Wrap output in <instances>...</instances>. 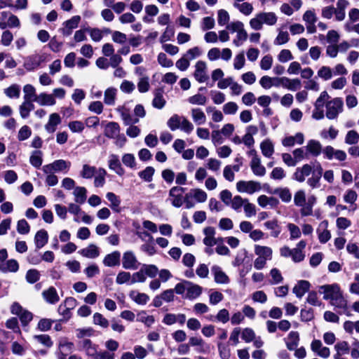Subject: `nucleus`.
Wrapping results in <instances>:
<instances>
[{"label":"nucleus","mask_w":359,"mask_h":359,"mask_svg":"<svg viewBox=\"0 0 359 359\" xmlns=\"http://www.w3.org/2000/svg\"><path fill=\"white\" fill-rule=\"evenodd\" d=\"M277 20L278 17L273 12H259L250 19L249 24L252 29L258 31L262 29L264 24L273 26Z\"/></svg>","instance_id":"nucleus-1"},{"label":"nucleus","mask_w":359,"mask_h":359,"mask_svg":"<svg viewBox=\"0 0 359 359\" xmlns=\"http://www.w3.org/2000/svg\"><path fill=\"white\" fill-rule=\"evenodd\" d=\"M255 254L257 257L254 261V267L257 270H261L266 266L267 261L271 260L273 250L268 246L255 245Z\"/></svg>","instance_id":"nucleus-2"},{"label":"nucleus","mask_w":359,"mask_h":359,"mask_svg":"<svg viewBox=\"0 0 359 359\" xmlns=\"http://www.w3.org/2000/svg\"><path fill=\"white\" fill-rule=\"evenodd\" d=\"M343 106V100L339 97H336L327 102L325 104L326 117L328 119L337 118L338 115L342 111Z\"/></svg>","instance_id":"nucleus-3"},{"label":"nucleus","mask_w":359,"mask_h":359,"mask_svg":"<svg viewBox=\"0 0 359 359\" xmlns=\"http://www.w3.org/2000/svg\"><path fill=\"white\" fill-rule=\"evenodd\" d=\"M319 292L323 294V299L330 303L343 293L337 283L321 285L319 287Z\"/></svg>","instance_id":"nucleus-4"},{"label":"nucleus","mask_w":359,"mask_h":359,"mask_svg":"<svg viewBox=\"0 0 359 359\" xmlns=\"http://www.w3.org/2000/svg\"><path fill=\"white\" fill-rule=\"evenodd\" d=\"M330 304L334 307L336 312L342 315L344 314L348 317L352 316L351 310L348 304L347 299L344 297V294L341 293L339 296L337 297Z\"/></svg>","instance_id":"nucleus-5"},{"label":"nucleus","mask_w":359,"mask_h":359,"mask_svg":"<svg viewBox=\"0 0 359 359\" xmlns=\"http://www.w3.org/2000/svg\"><path fill=\"white\" fill-rule=\"evenodd\" d=\"M20 22L18 18L9 11H3L0 15V28L5 29L7 27H20Z\"/></svg>","instance_id":"nucleus-6"},{"label":"nucleus","mask_w":359,"mask_h":359,"mask_svg":"<svg viewBox=\"0 0 359 359\" xmlns=\"http://www.w3.org/2000/svg\"><path fill=\"white\" fill-rule=\"evenodd\" d=\"M71 166V163L62 159L56 160L52 163L43 166L42 170L44 173H54L58 172H67Z\"/></svg>","instance_id":"nucleus-7"},{"label":"nucleus","mask_w":359,"mask_h":359,"mask_svg":"<svg viewBox=\"0 0 359 359\" xmlns=\"http://www.w3.org/2000/svg\"><path fill=\"white\" fill-rule=\"evenodd\" d=\"M121 261L123 268L126 270H136L140 265L135 252L132 250L124 252Z\"/></svg>","instance_id":"nucleus-8"},{"label":"nucleus","mask_w":359,"mask_h":359,"mask_svg":"<svg viewBox=\"0 0 359 359\" xmlns=\"http://www.w3.org/2000/svg\"><path fill=\"white\" fill-rule=\"evenodd\" d=\"M81 21L79 15H74L70 19L62 23V27L59 29V32L65 36H70L73 30L79 27Z\"/></svg>","instance_id":"nucleus-9"},{"label":"nucleus","mask_w":359,"mask_h":359,"mask_svg":"<svg viewBox=\"0 0 359 359\" xmlns=\"http://www.w3.org/2000/svg\"><path fill=\"white\" fill-rule=\"evenodd\" d=\"M259 182L255 181H239L236 183V189L241 193L252 194L260 189Z\"/></svg>","instance_id":"nucleus-10"},{"label":"nucleus","mask_w":359,"mask_h":359,"mask_svg":"<svg viewBox=\"0 0 359 359\" xmlns=\"http://www.w3.org/2000/svg\"><path fill=\"white\" fill-rule=\"evenodd\" d=\"M184 188L180 187H173L169 191V200L171 204L176 208H180L184 203L182 194Z\"/></svg>","instance_id":"nucleus-11"},{"label":"nucleus","mask_w":359,"mask_h":359,"mask_svg":"<svg viewBox=\"0 0 359 359\" xmlns=\"http://www.w3.org/2000/svg\"><path fill=\"white\" fill-rule=\"evenodd\" d=\"M357 198L358 194L353 189H348L345 191L343 200L344 203L349 205L348 212L353 213L358 209V205L355 203Z\"/></svg>","instance_id":"nucleus-12"},{"label":"nucleus","mask_w":359,"mask_h":359,"mask_svg":"<svg viewBox=\"0 0 359 359\" xmlns=\"http://www.w3.org/2000/svg\"><path fill=\"white\" fill-rule=\"evenodd\" d=\"M194 78L199 83H204L208 79L207 65L204 61H198L195 65Z\"/></svg>","instance_id":"nucleus-13"},{"label":"nucleus","mask_w":359,"mask_h":359,"mask_svg":"<svg viewBox=\"0 0 359 359\" xmlns=\"http://www.w3.org/2000/svg\"><path fill=\"white\" fill-rule=\"evenodd\" d=\"M313 170L311 165L304 164L302 167L296 169L293 174V179L299 182H303L306 177L312 174Z\"/></svg>","instance_id":"nucleus-14"},{"label":"nucleus","mask_w":359,"mask_h":359,"mask_svg":"<svg viewBox=\"0 0 359 359\" xmlns=\"http://www.w3.org/2000/svg\"><path fill=\"white\" fill-rule=\"evenodd\" d=\"M108 165L109 169L114 170L119 176L125 173V170L121 165L119 158L116 154H111L109 156Z\"/></svg>","instance_id":"nucleus-15"},{"label":"nucleus","mask_w":359,"mask_h":359,"mask_svg":"<svg viewBox=\"0 0 359 359\" xmlns=\"http://www.w3.org/2000/svg\"><path fill=\"white\" fill-rule=\"evenodd\" d=\"M45 61V57L43 55H34L29 57L25 62V67L29 71H32L38 68L42 62Z\"/></svg>","instance_id":"nucleus-16"},{"label":"nucleus","mask_w":359,"mask_h":359,"mask_svg":"<svg viewBox=\"0 0 359 359\" xmlns=\"http://www.w3.org/2000/svg\"><path fill=\"white\" fill-rule=\"evenodd\" d=\"M79 349L84 351L86 354L93 358H95L97 350V346L94 344L90 339H84L79 343Z\"/></svg>","instance_id":"nucleus-17"},{"label":"nucleus","mask_w":359,"mask_h":359,"mask_svg":"<svg viewBox=\"0 0 359 359\" xmlns=\"http://www.w3.org/2000/svg\"><path fill=\"white\" fill-rule=\"evenodd\" d=\"M203 232L205 235V237L203 239V243L205 246L215 245L216 244H218V240H216L215 238L216 231L214 227H205L203 229Z\"/></svg>","instance_id":"nucleus-18"},{"label":"nucleus","mask_w":359,"mask_h":359,"mask_svg":"<svg viewBox=\"0 0 359 359\" xmlns=\"http://www.w3.org/2000/svg\"><path fill=\"white\" fill-rule=\"evenodd\" d=\"M121 253L119 251H114L107 254L103 259L102 263L105 266L114 267L120 265Z\"/></svg>","instance_id":"nucleus-19"},{"label":"nucleus","mask_w":359,"mask_h":359,"mask_svg":"<svg viewBox=\"0 0 359 359\" xmlns=\"http://www.w3.org/2000/svg\"><path fill=\"white\" fill-rule=\"evenodd\" d=\"M323 174V168L318 164L313 171L311 177L307 180V184L312 189H317L320 187V180Z\"/></svg>","instance_id":"nucleus-20"},{"label":"nucleus","mask_w":359,"mask_h":359,"mask_svg":"<svg viewBox=\"0 0 359 359\" xmlns=\"http://www.w3.org/2000/svg\"><path fill=\"white\" fill-rule=\"evenodd\" d=\"M328 222L324 220L319 224L317 229L319 241L321 243H327L331 238L330 232L327 230Z\"/></svg>","instance_id":"nucleus-21"},{"label":"nucleus","mask_w":359,"mask_h":359,"mask_svg":"<svg viewBox=\"0 0 359 359\" xmlns=\"http://www.w3.org/2000/svg\"><path fill=\"white\" fill-rule=\"evenodd\" d=\"M42 296L45 301L50 304H55L60 300L56 289L51 286L42 292Z\"/></svg>","instance_id":"nucleus-22"},{"label":"nucleus","mask_w":359,"mask_h":359,"mask_svg":"<svg viewBox=\"0 0 359 359\" xmlns=\"http://www.w3.org/2000/svg\"><path fill=\"white\" fill-rule=\"evenodd\" d=\"M308 155L314 157L318 156L322 152V145L320 142L311 140L308 142L307 145L305 147Z\"/></svg>","instance_id":"nucleus-23"},{"label":"nucleus","mask_w":359,"mask_h":359,"mask_svg":"<svg viewBox=\"0 0 359 359\" xmlns=\"http://www.w3.org/2000/svg\"><path fill=\"white\" fill-rule=\"evenodd\" d=\"M34 102L41 106H53L56 104V100L53 95L46 93H41L34 98Z\"/></svg>","instance_id":"nucleus-24"},{"label":"nucleus","mask_w":359,"mask_h":359,"mask_svg":"<svg viewBox=\"0 0 359 359\" xmlns=\"http://www.w3.org/2000/svg\"><path fill=\"white\" fill-rule=\"evenodd\" d=\"M60 123L61 118L60 115L57 113H53L49 116L48 121L45 125V129L48 133H53Z\"/></svg>","instance_id":"nucleus-25"},{"label":"nucleus","mask_w":359,"mask_h":359,"mask_svg":"<svg viewBox=\"0 0 359 359\" xmlns=\"http://www.w3.org/2000/svg\"><path fill=\"white\" fill-rule=\"evenodd\" d=\"M311 284L309 281L302 280L298 281L296 285L293 287L292 292L295 294L297 298L301 299L304 294L309 291Z\"/></svg>","instance_id":"nucleus-26"},{"label":"nucleus","mask_w":359,"mask_h":359,"mask_svg":"<svg viewBox=\"0 0 359 359\" xmlns=\"http://www.w3.org/2000/svg\"><path fill=\"white\" fill-rule=\"evenodd\" d=\"M304 141V134L302 133H297L294 136L285 137L282 140V144L285 147H292L295 144H302Z\"/></svg>","instance_id":"nucleus-27"},{"label":"nucleus","mask_w":359,"mask_h":359,"mask_svg":"<svg viewBox=\"0 0 359 359\" xmlns=\"http://www.w3.org/2000/svg\"><path fill=\"white\" fill-rule=\"evenodd\" d=\"M250 168L254 175L262 177L266 174V168L261 163L259 157H253L250 162Z\"/></svg>","instance_id":"nucleus-28"},{"label":"nucleus","mask_w":359,"mask_h":359,"mask_svg":"<svg viewBox=\"0 0 359 359\" xmlns=\"http://www.w3.org/2000/svg\"><path fill=\"white\" fill-rule=\"evenodd\" d=\"M317 201V198L316 196L311 195L308 197L306 201L305 207L301 208L300 214L302 217H306L312 215L313 214V208L316 205Z\"/></svg>","instance_id":"nucleus-29"},{"label":"nucleus","mask_w":359,"mask_h":359,"mask_svg":"<svg viewBox=\"0 0 359 359\" xmlns=\"http://www.w3.org/2000/svg\"><path fill=\"white\" fill-rule=\"evenodd\" d=\"M349 3L347 0H338L335 8V18L337 21H342L346 16L345 10Z\"/></svg>","instance_id":"nucleus-30"},{"label":"nucleus","mask_w":359,"mask_h":359,"mask_svg":"<svg viewBox=\"0 0 359 359\" xmlns=\"http://www.w3.org/2000/svg\"><path fill=\"white\" fill-rule=\"evenodd\" d=\"M277 81H283V86L292 91L301 88V81L299 79H290L287 77H281Z\"/></svg>","instance_id":"nucleus-31"},{"label":"nucleus","mask_w":359,"mask_h":359,"mask_svg":"<svg viewBox=\"0 0 359 359\" xmlns=\"http://www.w3.org/2000/svg\"><path fill=\"white\" fill-rule=\"evenodd\" d=\"M233 6L240 13L245 16H249L252 13L254 8L251 3L247 1H234Z\"/></svg>","instance_id":"nucleus-32"},{"label":"nucleus","mask_w":359,"mask_h":359,"mask_svg":"<svg viewBox=\"0 0 359 359\" xmlns=\"http://www.w3.org/2000/svg\"><path fill=\"white\" fill-rule=\"evenodd\" d=\"M212 271L214 274L215 281L219 284H227L229 282V278L226 274L218 266H214L212 268Z\"/></svg>","instance_id":"nucleus-33"},{"label":"nucleus","mask_w":359,"mask_h":359,"mask_svg":"<svg viewBox=\"0 0 359 359\" xmlns=\"http://www.w3.org/2000/svg\"><path fill=\"white\" fill-rule=\"evenodd\" d=\"M48 235L46 230L41 229L38 231L34 237L36 248L39 250L43 248L48 243Z\"/></svg>","instance_id":"nucleus-34"},{"label":"nucleus","mask_w":359,"mask_h":359,"mask_svg":"<svg viewBox=\"0 0 359 359\" xmlns=\"http://www.w3.org/2000/svg\"><path fill=\"white\" fill-rule=\"evenodd\" d=\"M79 253L85 257L95 259L100 255L99 248L94 244H90L86 248L79 251Z\"/></svg>","instance_id":"nucleus-35"},{"label":"nucleus","mask_w":359,"mask_h":359,"mask_svg":"<svg viewBox=\"0 0 359 359\" xmlns=\"http://www.w3.org/2000/svg\"><path fill=\"white\" fill-rule=\"evenodd\" d=\"M120 133V126L116 122H109L104 128V135L106 137L114 139Z\"/></svg>","instance_id":"nucleus-36"},{"label":"nucleus","mask_w":359,"mask_h":359,"mask_svg":"<svg viewBox=\"0 0 359 359\" xmlns=\"http://www.w3.org/2000/svg\"><path fill=\"white\" fill-rule=\"evenodd\" d=\"M203 288L198 285L190 282L186 294V297L189 299H195L198 298L202 293Z\"/></svg>","instance_id":"nucleus-37"},{"label":"nucleus","mask_w":359,"mask_h":359,"mask_svg":"<svg viewBox=\"0 0 359 359\" xmlns=\"http://www.w3.org/2000/svg\"><path fill=\"white\" fill-rule=\"evenodd\" d=\"M258 204L262 207L266 208L267 205H269L271 208L276 207L278 204V200L272 196H267L266 195H262L257 198Z\"/></svg>","instance_id":"nucleus-38"},{"label":"nucleus","mask_w":359,"mask_h":359,"mask_svg":"<svg viewBox=\"0 0 359 359\" xmlns=\"http://www.w3.org/2000/svg\"><path fill=\"white\" fill-rule=\"evenodd\" d=\"M260 149L262 154L267 158H270L274 153L273 144L269 139L261 142Z\"/></svg>","instance_id":"nucleus-39"},{"label":"nucleus","mask_w":359,"mask_h":359,"mask_svg":"<svg viewBox=\"0 0 359 359\" xmlns=\"http://www.w3.org/2000/svg\"><path fill=\"white\" fill-rule=\"evenodd\" d=\"M86 189L83 187H76L74 188L73 195L74 196V201L79 204H83L85 203L86 196Z\"/></svg>","instance_id":"nucleus-40"},{"label":"nucleus","mask_w":359,"mask_h":359,"mask_svg":"<svg viewBox=\"0 0 359 359\" xmlns=\"http://www.w3.org/2000/svg\"><path fill=\"white\" fill-rule=\"evenodd\" d=\"M34 109V105L32 101L24 100L19 107L20 116L22 118H27L31 111Z\"/></svg>","instance_id":"nucleus-41"},{"label":"nucleus","mask_w":359,"mask_h":359,"mask_svg":"<svg viewBox=\"0 0 359 359\" xmlns=\"http://www.w3.org/2000/svg\"><path fill=\"white\" fill-rule=\"evenodd\" d=\"M191 118L197 125H203L206 121L205 113L199 108H194L191 109Z\"/></svg>","instance_id":"nucleus-42"},{"label":"nucleus","mask_w":359,"mask_h":359,"mask_svg":"<svg viewBox=\"0 0 359 359\" xmlns=\"http://www.w3.org/2000/svg\"><path fill=\"white\" fill-rule=\"evenodd\" d=\"M117 90L115 88H108L104 94V102L107 105H114Z\"/></svg>","instance_id":"nucleus-43"},{"label":"nucleus","mask_w":359,"mask_h":359,"mask_svg":"<svg viewBox=\"0 0 359 359\" xmlns=\"http://www.w3.org/2000/svg\"><path fill=\"white\" fill-rule=\"evenodd\" d=\"M264 226L267 229L271 230V236L273 238H277L281 232V228L276 219L266 222Z\"/></svg>","instance_id":"nucleus-44"},{"label":"nucleus","mask_w":359,"mask_h":359,"mask_svg":"<svg viewBox=\"0 0 359 359\" xmlns=\"http://www.w3.org/2000/svg\"><path fill=\"white\" fill-rule=\"evenodd\" d=\"M121 116L126 126L135 124L139 122V118L133 117L130 111L127 109H122L120 110Z\"/></svg>","instance_id":"nucleus-45"},{"label":"nucleus","mask_w":359,"mask_h":359,"mask_svg":"<svg viewBox=\"0 0 359 359\" xmlns=\"http://www.w3.org/2000/svg\"><path fill=\"white\" fill-rule=\"evenodd\" d=\"M19 269V264L18 262L15 259H8L6 262L0 266V270L2 272L6 273V272H17Z\"/></svg>","instance_id":"nucleus-46"},{"label":"nucleus","mask_w":359,"mask_h":359,"mask_svg":"<svg viewBox=\"0 0 359 359\" xmlns=\"http://www.w3.org/2000/svg\"><path fill=\"white\" fill-rule=\"evenodd\" d=\"M130 297L137 304L144 305L149 300V296L145 293H140L133 290L129 294Z\"/></svg>","instance_id":"nucleus-47"},{"label":"nucleus","mask_w":359,"mask_h":359,"mask_svg":"<svg viewBox=\"0 0 359 359\" xmlns=\"http://www.w3.org/2000/svg\"><path fill=\"white\" fill-rule=\"evenodd\" d=\"M299 337L297 332H290L287 337V341H286L287 348L290 350H294L299 344Z\"/></svg>","instance_id":"nucleus-48"},{"label":"nucleus","mask_w":359,"mask_h":359,"mask_svg":"<svg viewBox=\"0 0 359 359\" xmlns=\"http://www.w3.org/2000/svg\"><path fill=\"white\" fill-rule=\"evenodd\" d=\"M23 93L24 100L34 102V98L38 96L35 88L31 84H27L23 87Z\"/></svg>","instance_id":"nucleus-49"},{"label":"nucleus","mask_w":359,"mask_h":359,"mask_svg":"<svg viewBox=\"0 0 359 359\" xmlns=\"http://www.w3.org/2000/svg\"><path fill=\"white\" fill-rule=\"evenodd\" d=\"M107 200L110 202L111 208L115 212H120L119 205L121 204L120 198L114 193L108 192L106 195Z\"/></svg>","instance_id":"nucleus-50"},{"label":"nucleus","mask_w":359,"mask_h":359,"mask_svg":"<svg viewBox=\"0 0 359 359\" xmlns=\"http://www.w3.org/2000/svg\"><path fill=\"white\" fill-rule=\"evenodd\" d=\"M306 201V193L304 190H298L294 196V203L297 207H305Z\"/></svg>","instance_id":"nucleus-51"},{"label":"nucleus","mask_w":359,"mask_h":359,"mask_svg":"<svg viewBox=\"0 0 359 359\" xmlns=\"http://www.w3.org/2000/svg\"><path fill=\"white\" fill-rule=\"evenodd\" d=\"M165 100L163 98V93L161 90H157L155 93L154 98L152 101V106L154 108L161 109L165 104Z\"/></svg>","instance_id":"nucleus-52"},{"label":"nucleus","mask_w":359,"mask_h":359,"mask_svg":"<svg viewBox=\"0 0 359 359\" xmlns=\"http://www.w3.org/2000/svg\"><path fill=\"white\" fill-rule=\"evenodd\" d=\"M182 117L177 114L172 116L167 122L168 128L172 131L180 129Z\"/></svg>","instance_id":"nucleus-53"},{"label":"nucleus","mask_w":359,"mask_h":359,"mask_svg":"<svg viewBox=\"0 0 359 359\" xmlns=\"http://www.w3.org/2000/svg\"><path fill=\"white\" fill-rule=\"evenodd\" d=\"M4 93L9 98H19L20 95V87L17 84H13L4 89Z\"/></svg>","instance_id":"nucleus-54"},{"label":"nucleus","mask_w":359,"mask_h":359,"mask_svg":"<svg viewBox=\"0 0 359 359\" xmlns=\"http://www.w3.org/2000/svg\"><path fill=\"white\" fill-rule=\"evenodd\" d=\"M189 193L191 194L192 198L198 203H203L208 198L206 192L201 189H191Z\"/></svg>","instance_id":"nucleus-55"},{"label":"nucleus","mask_w":359,"mask_h":359,"mask_svg":"<svg viewBox=\"0 0 359 359\" xmlns=\"http://www.w3.org/2000/svg\"><path fill=\"white\" fill-rule=\"evenodd\" d=\"M107 172L103 168H99L95 175L94 184L96 187H101L105 182V175Z\"/></svg>","instance_id":"nucleus-56"},{"label":"nucleus","mask_w":359,"mask_h":359,"mask_svg":"<svg viewBox=\"0 0 359 359\" xmlns=\"http://www.w3.org/2000/svg\"><path fill=\"white\" fill-rule=\"evenodd\" d=\"M42 153L39 150L34 151L30 156L29 162L35 168H39L42 164Z\"/></svg>","instance_id":"nucleus-57"},{"label":"nucleus","mask_w":359,"mask_h":359,"mask_svg":"<svg viewBox=\"0 0 359 359\" xmlns=\"http://www.w3.org/2000/svg\"><path fill=\"white\" fill-rule=\"evenodd\" d=\"M97 172V170L95 167L85 164L83 165L81 176L85 179H90L93 177Z\"/></svg>","instance_id":"nucleus-58"},{"label":"nucleus","mask_w":359,"mask_h":359,"mask_svg":"<svg viewBox=\"0 0 359 359\" xmlns=\"http://www.w3.org/2000/svg\"><path fill=\"white\" fill-rule=\"evenodd\" d=\"M290 41V36L287 31L279 30L274 39L273 43L277 46L283 45Z\"/></svg>","instance_id":"nucleus-59"},{"label":"nucleus","mask_w":359,"mask_h":359,"mask_svg":"<svg viewBox=\"0 0 359 359\" xmlns=\"http://www.w3.org/2000/svg\"><path fill=\"white\" fill-rule=\"evenodd\" d=\"M122 162L128 168L131 169L136 168V159L135 156L132 154H125L122 156Z\"/></svg>","instance_id":"nucleus-60"},{"label":"nucleus","mask_w":359,"mask_h":359,"mask_svg":"<svg viewBox=\"0 0 359 359\" xmlns=\"http://www.w3.org/2000/svg\"><path fill=\"white\" fill-rule=\"evenodd\" d=\"M155 170L151 166L147 167L144 170L138 173L139 177L146 182H151L153 179Z\"/></svg>","instance_id":"nucleus-61"},{"label":"nucleus","mask_w":359,"mask_h":359,"mask_svg":"<svg viewBox=\"0 0 359 359\" xmlns=\"http://www.w3.org/2000/svg\"><path fill=\"white\" fill-rule=\"evenodd\" d=\"M245 202H248V199H243L240 196H236L233 198L229 205L236 211H241L242 206H244Z\"/></svg>","instance_id":"nucleus-62"},{"label":"nucleus","mask_w":359,"mask_h":359,"mask_svg":"<svg viewBox=\"0 0 359 359\" xmlns=\"http://www.w3.org/2000/svg\"><path fill=\"white\" fill-rule=\"evenodd\" d=\"M131 279V274L129 272L120 271L116 278V283L118 285H122L124 283H128L130 285Z\"/></svg>","instance_id":"nucleus-63"},{"label":"nucleus","mask_w":359,"mask_h":359,"mask_svg":"<svg viewBox=\"0 0 359 359\" xmlns=\"http://www.w3.org/2000/svg\"><path fill=\"white\" fill-rule=\"evenodd\" d=\"M294 159L297 163L302 161L305 158H309L308 152L305 147L297 148L292 151Z\"/></svg>","instance_id":"nucleus-64"}]
</instances>
